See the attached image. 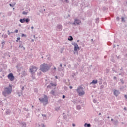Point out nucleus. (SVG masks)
I'll use <instances>...</instances> for the list:
<instances>
[{"mask_svg": "<svg viewBox=\"0 0 127 127\" xmlns=\"http://www.w3.org/2000/svg\"><path fill=\"white\" fill-rule=\"evenodd\" d=\"M12 93V86L9 84L8 87H5L4 91H2V95L4 97H7Z\"/></svg>", "mask_w": 127, "mask_h": 127, "instance_id": "nucleus-1", "label": "nucleus"}, {"mask_svg": "<svg viewBox=\"0 0 127 127\" xmlns=\"http://www.w3.org/2000/svg\"><path fill=\"white\" fill-rule=\"evenodd\" d=\"M49 69H50V66H48L46 63H43L40 65V70L41 72H43V73L47 72L49 71Z\"/></svg>", "mask_w": 127, "mask_h": 127, "instance_id": "nucleus-2", "label": "nucleus"}, {"mask_svg": "<svg viewBox=\"0 0 127 127\" xmlns=\"http://www.w3.org/2000/svg\"><path fill=\"white\" fill-rule=\"evenodd\" d=\"M76 91L77 94H78V96L80 97H83V96L85 95V89H84V87L82 86H78Z\"/></svg>", "mask_w": 127, "mask_h": 127, "instance_id": "nucleus-3", "label": "nucleus"}, {"mask_svg": "<svg viewBox=\"0 0 127 127\" xmlns=\"http://www.w3.org/2000/svg\"><path fill=\"white\" fill-rule=\"evenodd\" d=\"M39 100L41 103H43L44 105L48 104V97L46 95H44V98H39Z\"/></svg>", "mask_w": 127, "mask_h": 127, "instance_id": "nucleus-4", "label": "nucleus"}, {"mask_svg": "<svg viewBox=\"0 0 127 127\" xmlns=\"http://www.w3.org/2000/svg\"><path fill=\"white\" fill-rule=\"evenodd\" d=\"M72 45H74V53H76V52H77V53H78V49H80V47H79V46L78 45V44L73 42L72 43Z\"/></svg>", "mask_w": 127, "mask_h": 127, "instance_id": "nucleus-5", "label": "nucleus"}, {"mask_svg": "<svg viewBox=\"0 0 127 127\" xmlns=\"http://www.w3.org/2000/svg\"><path fill=\"white\" fill-rule=\"evenodd\" d=\"M37 71V67L34 66H30V72H31L32 74H34V73H35V72H36Z\"/></svg>", "mask_w": 127, "mask_h": 127, "instance_id": "nucleus-6", "label": "nucleus"}, {"mask_svg": "<svg viewBox=\"0 0 127 127\" xmlns=\"http://www.w3.org/2000/svg\"><path fill=\"white\" fill-rule=\"evenodd\" d=\"M20 22L21 23H24V22H26V23H29V22L30 21V19L29 18L25 19V18L23 19H20L19 20Z\"/></svg>", "mask_w": 127, "mask_h": 127, "instance_id": "nucleus-7", "label": "nucleus"}, {"mask_svg": "<svg viewBox=\"0 0 127 127\" xmlns=\"http://www.w3.org/2000/svg\"><path fill=\"white\" fill-rule=\"evenodd\" d=\"M8 79H9V80H10V81H11V82L14 81V76H13V74L12 73H10L8 75Z\"/></svg>", "mask_w": 127, "mask_h": 127, "instance_id": "nucleus-8", "label": "nucleus"}, {"mask_svg": "<svg viewBox=\"0 0 127 127\" xmlns=\"http://www.w3.org/2000/svg\"><path fill=\"white\" fill-rule=\"evenodd\" d=\"M81 23V20L79 19H75L74 20V22L72 23L73 25H79Z\"/></svg>", "mask_w": 127, "mask_h": 127, "instance_id": "nucleus-9", "label": "nucleus"}, {"mask_svg": "<svg viewBox=\"0 0 127 127\" xmlns=\"http://www.w3.org/2000/svg\"><path fill=\"white\" fill-rule=\"evenodd\" d=\"M57 30H58V31H61V30H62V25L59 24L57 25Z\"/></svg>", "mask_w": 127, "mask_h": 127, "instance_id": "nucleus-10", "label": "nucleus"}, {"mask_svg": "<svg viewBox=\"0 0 127 127\" xmlns=\"http://www.w3.org/2000/svg\"><path fill=\"white\" fill-rule=\"evenodd\" d=\"M114 95L116 96V97H118V96L120 95V91H119V90H115L114 92Z\"/></svg>", "mask_w": 127, "mask_h": 127, "instance_id": "nucleus-11", "label": "nucleus"}, {"mask_svg": "<svg viewBox=\"0 0 127 127\" xmlns=\"http://www.w3.org/2000/svg\"><path fill=\"white\" fill-rule=\"evenodd\" d=\"M62 125V122L60 121H57L56 123V126L57 127H61V126Z\"/></svg>", "mask_w": 127, "mask_h": 127, "instance_id": "nucleus-12", "label": "nucleus"}, {"mask_svg": "<svg viewBox=\"0 0 127 127\" xmlns=\"http://www.w3.org/2000/svg\"><path fill=\"white\" fill-rule=\"evenodd\" d=\"M20 125L22 127H26V123L25 122H20Z\"/></svg>", "mask_w": 127, "mask_h": 127, "instance_id": "nucleus-13", "label": "nucleus"}, {"mask_svg": "<svg viewBox=\"0 0 127 127\" xmlns=\"http://www.w3.org/2000/svg\"><path fill=\"white\" fill-rule=\"evenodd\" d=\"M113 124L115 126H117V125L119 124V121H118V120H113Z\"/></svg>", "mask_w": 127, "mask_h": 127, "instance_id": "nucleus-14", "label": "nucleus"}, {"mask_svg": "<svg viewBox=\"0 0 127 127\" xmlns=\"http://www.w3.org/2000/svg\"><path fill=\"white\" fill-rule=\"evenodd\" d=\"M60 1L63 2V3H64V2L69 3V0H60Z\"/></svg>", "mask_w": 127, "mask_h": 127, "instance_id": "nucleus-15", "label": "nucleus"}, {"mask_svg": "<svg viewBox=\"0 0 127 127\" xmlns=\"http://www.w3.org/2000/svg\"><path fill=\"white\" fill-rule=\"evenodd\" d=\"M84 127H91V124L85 123L84 124Z\"/></svg>", "mask_w": 127, "mask_h": 127, "instance_id": "nucleus-16", "label": "nucleus"}, {"mask_svg": "<svg viewBox=\"0 0 127 127\" xmlns=\"http://www.w3.org/2000/svg\"><path fill=\"white\" fill-rule=\"evenodd\" d=\"M98 83V80H93L92 82H91V84H94V85L97 84Z\"/></svg>", "mask_w": 127, "mask_h": 127, "instance_id": "nucleus-17", "label": "nucleus"}, {"mask_svg": "<svg viewBox=\"0 0 127 127\" xmlns=\"http://www.w3.org/2000/svg\"><path fill=\"white\" fill-rule=\"evenodd\" d=\"M6 114L8 115H10V114H11V110L8 109L6 110Z\"/></svg>", "mask_w": 127, "mask_h": 127, "instance_id": "nucleus-18", "label": "nucleus"}, {"mask_svg": "<svg viewBox=\"0 0 127 127\" xmlns=\"http://www.w3.org/2000/svg\"><path fill=\"white\" fill-rule=\"evenodd\" d=\"M73 39V38L72 36H69V38H68V40H69V41H72Z\"/></svg>", "mask_w": 127, "mask_h": 127, "instance_id": "nucleus-19", "label": "nucleus"}, {"mask_svg": "<svg viewBox=\"0 0 127 127\" xmlns=\"http://www.w3.org/2000/svg\"><path fill=\"white\" fill-rule=\"evenodd\" d=\"M50 94H51V95H53V96H55V91H54V90H52Z\"/></svg>", "mask_w": 127, "mask_h": 127, "instance_id": "nucleus-20", "label": "nucleus"}, {"mask_svg": "<svg viewBox=\"0 0 127 127\" xmlns=\"http://www.w3.org/2000/svg\"><path fill=\"white\" fill-rule=\"evenodd\" d=\"M19 47V48H23V50H25V47H23V45H20Z\"/></svg>", "mask_w": 127, "mask_h": 127, "instance_id": "nucleus-21", "label": "nucleus"}, {"mask_svg": "<svg viewBox=\"0 0 127 127\" xmlns=\"http://www.w3.org/2000/svg\"><path fill=\"white\" fill-rule=\"evenodd\" d=\"M50 85H51V87H56V84H54L53 83H50Z\"/></svg>", "mask_w": 127, "mask_h": 127, "instance_id": "nucleus-22", "label": "nucleus"}, {"mask_svg": "<svg viewBox=\"0 0 127 127\" xmlns=\"http://www.w3.org/2000/svg\"><path fill=\"white\" fill-rule=\"evenodd\" d=\"M76 108H77V110H81V106H80V105H77L76 106Z\"/></svg>", "mask_w": 127, "mask_h": 127, "instance_id": "nucleus-23", "label": "nucleus"}, {"mask_svg": "<svg viewBox=\"0 0 127 127\" xmlns=\"http://www.w3.org/2000/svg\"><path fill=\"white\" fill-rule=\"evenodd\" d=\"M22 14H23L24 15H27V12L23 11L22 12Z\"/></svg>", "mask_w": 127, "mask_h": 127, "instance_id": "nucleus-24", "label": "nucleus"}, {"mask_svg": "<svg viewBox=\"0 0 127 127\" xmlns=\"http://www.w3.org/2000/svg\"><path fill=\"white\" fill-rule=\"evenodd\" d=\"M121 21H123V22H125L126 21L125 20V18H124V17H121Z\"/></svg>", "mask_w": 127, "mask_h": 127, "instance_id": "nucleus-25", "label": "nucleus"}, {"mask_svg": "<svg viewBox=\"0 0 127 127\" xmlns=\"http://www.w3.org/2000/svg\"><path fill=\"white\" fill-rule=\"evenodd\" d=\"M10 6H11V7H14V5H15V3L11 4H9Z\"/></svg>", "mask_w": 127, "mask_h": 127, "instance_id": "nucleus-26", "label": "nucleus"}, {"mask_svg": "<svg viewBox=\"0 0 127 127\" xmlns=\"http://www.w3.org/2000/svg\"><path fill=\"white\" fill-rule=\"evenodd\" d=\"M26 36H27L26 35L24 34H22L21 35L22 37H26Z\"/></svg>", "mask_w": 127, "mask_h": 127, "instance_id": "nucleus-27", "label": "nucleus"}, {"mask_svg": "<svg viewBox=\"0 0 127 127\" xmlns=\"http://www.w3.org/2000/svg\"><path fill=\"white\" fill-rule=\"evenodd\" d=\"M59 109H60V107H56L55 110H56V111H58V110H59Z\"/></svg>", "mask_w": 127, "mask_h": 127, "instance_id": "nucleus-28", "label": "nucleus"}, {"mask_svg": "<svg viewBox=\"0 0 127 127\" xmlns=\"http://www.w3.org/2000/svg\"><path fill=\"white\" fill-rule=\"evenodd\" d=\"M112 71L115 72V73H117V71H116V70H115V69L114 68H112Z\"/></svg>", "mask_w": 127, "mask_h": 127, "instance_id": "nucleus-29", "label": "nucleus"}, {"mask_svg": "<svg viewBox=\"0 0 127 127\" xmlns=\"http://www.w3.org/2000/svg\"><path fill=\"white\" fill-rule=\"evenodd\" d=\"M120 82L122 83V84H124V80L123 79H120Z\"/></svg>", "mask_w": 127, "mask_h": 127, "instance_id": "nucleus-30", "label": "nucleus"}, {"mask_svg": "<svg viewBox=\"0 0 127 127\" xmlns=\"http://www.w3.org/2000/svg\"><path fill=\"white\" fill-rule=\"evenodd\" d=\"M18 40H20V37L17 38V40H16V42H18Z\"/></svg>", "mask_w": 127, "mask_h": 127, "instance_id": "nucleus-31", "label": "nucleus"}, {"mask_svg": "<svg viewBox=\"0 0 127 127\" xmlns=\"http://www.w3.org/2000/svg\"><path fill=\"white\" fill-rule=\"evenodd\" d=\"M104 85H101L100 86V89H101V90H102V89H104Z\"/></svg>", "mask_w": 127, "mask_h": 127, "instance_id": "nucleus-32", "label": "nucleus"}, {"mask_svg": "<svg viewBox=\"0 0 127 127\" xmlns=\"http://www.w3.org/2000/svg\"><path fill=\"white\" fill-rule=\"evenodd\" d=\"M93 102L94 103V104H96V103H97V100H96V99H93Z\"/></svg>", "mask_w": 127, "mask_h": 127, "instance_id": "nucleus-33", "label": "nucleus"}, {"mask_svg": "<svg viewBox=\"0 0 127 127\" xmlns=\"http://www.w3.org/2000/svg\"><path fill=\"white\" fill-rule=\"evenodd\" d=\"M61 53H62V52H63V51H64V48H61Z\"/></svg>", "mask_w": 127, "mask_h": 127, "instance_id": "nucleus-34", "label": "nucleus"}, {"mask_svg": "<svg viewBox=\"0 0 127 127\" xmlns=\"http://www.w3.org/2000/svg\"><path fill=\"white\" fill-rule=\"evenodd\" d=\"M15 33H18V30L16 29L14 31Z\"/></svg>", "mask_w": 127, "mask_h": 127, "instance_id": "nucleus-35", "label": "nucleus"}, {"mask_svg": "<svg viewBox=\"0 0 127 127\" xmlns=\"http://www.w3.org/2000/svg\"><path fill=\"white\" fill-rule=\"evenodd\" d=\"M116 20H117V21H119V20H120V18L119 17H117L116 18Z\"/></svg>", "mask_w": 127, "mask_h": 127, "instance_id": "nucleus-36", "label": "nucleus"}, {"mask_svg": "<svg viewBox=\"0 0 127 127\" xmlns=\"http://www.w3.org/2000/svg\"><path fill=\"white\" fill-rule=\"evenodd\" d=\"M47 88H51V85L50 84H49V85L47 86Z\"/></svg>", "mask_w": 127, "mask_h": 127, "instance_id": "nucleus-37", "label": "nucleus"}, {"mask_svg": "<svg viewBox=\"0 0 127 127\" xmlns=\"http://www.w3.org/2000/svg\"><path fill=\"white\" fill-rule=\"evenodd\" d=\"M96 22H99V18H96Z\"/></svg>", "mask_w": 127, "mask_h": 127, "instance_id": "nucleus-38", "label": "nucleus"}, {"mask_svg": "<svg viewBox=\"0 0 127 127\" xmlns=\"http://www.w3.org/2000/svg\"><path fill=\"white\" fill-rule=\"evenodd\" d=\"M66 97V96H65V95H63V97H62V98H63V99H65V98Z\"/></svg>", "mask_w": 127, "mask_h": 127, "instance_id": "nucleus-39", "label": "nucleus"}, {"mask_svg": "<svg viewBox=\"0 0 127 127\" xmlns=\"http://www.w3.org/2000/svg\"><path fill=\"white\" fill-rule=\"evenodd\" d=\"M106 72L107 73H109L110 72V70L108 69H106Z\"/></svg>", "mask_w": 127, "mask_h": 127, "instance_id": "nucleus-40", "label": "nucleus"}, {"mask_svg": "<svg viewBox=\"0 0 127 127\" xmlns=\"http://www.w3.org/2000/svg\"><path fill=\"white\" fill-rule=\"evenodd\" d=\"M123 72H120L119 74V76H121V75H123Z\"/></svg>", "mask_w": 127, "mask_h": 127, "instance_id": "nucleus-41", "label": "nucleus"}, {"mask_svg": "<svg viewBox=\"0 0 127 127\" xmlns=\"http://www.w3.org/2000/svg\"><path fill=\"white\" fill-rule=\"evenodd\" d=\"M53 70H54V72H55V71H56V67H54Z\"/></svg>", "mask_w": 127, "mask_h": 127, "instance_id": "nucleus-42", "label": "nucleus"}, {"mask_svg": "<svg viewBox=\"0 0 127 127\" xmlns=\"http://www.w3.org/2000/svg\"><path fill=\"white\" fill-rule=\"evenodd\" d=\"M114 80H117V77L116 76H114L113 77Z\"/></svg>", "mask_w": 127, "mask_h": 127, "instance_id": "nucleus-43", "label": "nucleus"}, {"mask_svg": "<svg viewBox=\"0 0 127 127\" xmlns=\"http://www.w3.org/2000/svg\"><path fill=\"white\" fill-rule=\"evenodd\" d=\"M6 37H7V35H5L4 36V38H6Z\"/></svg>", "mask_w": 127, "mask_h": 127, "instance_id": "nucleus-44", "label": "nucleus"}, {"mask_svg": "<svg viewBox=\"0 0 127 127\" xmlns=\"http://www.w3.org/2000/svg\"><path fill=\"white\" fill-rule=\"evenodd\" d=\"M72 126H73V127H75V126H76V124L73 123V124H72Z\"/></svg>", "mask_w": 127, "mask_h": 127, "instance_id": "nucleus-45", "label": "nucleus"}, {"mask_svg": "<svg viewBox=\"0 0 127 127\" xmlns=\"http://www.w3.org/2000/svg\"><path fill=\"white\" fill-rule=\"evenodd\" d=\"M8 35H10V32H9V30H8Z\"/></svg>", "mask_w": 127, "mask_h": 127, "instance_id": "nucleus-46", "label": "nucleus"}, {"mask_svg": "<svg viewBox=\"0 0 127 127\" xmlns=\"http://www.w3.org/2000/svg\"><path fill=\"white\" fill-rule=\"evenodd\" d=\"M17 94H18V97H20V94H19V93H17Z\"/></svg>", "mask_w": 127, "mask_h": 127, "instance_id": "nucleus-47", "label": "nucleus"}, {"mask_svg": "<svg viewBox=\"0 0 127 127\" xmlns=\"http://www.w3.org/2000/svg\"><path fill=\"white\" fill-rule=\"evenodd\" d=\"M23 75H26V73L25 72V71H24V72H23Z\"/></svg>", "mask_w": 127, "mask_h": 127, "instance_id": "nucleus-48", "label": "nucleus"}, {"mask_svg": "<svg viewBox=\"0 0 127 127\" xmlns=\"http://www.w3.org/2000/svg\"><path fill=\"white\" fill-rule=\"evenodd\" d=\"M72 77H73V78H74V77H75V73H73Z\"/></svg>", "mask_w": 127, "mask_h": 127, "instance_id": "nucleus-49", "label": "nucleus"}, {"mask_svg": "<svg viewBox=\"0 0 127 127\" xmlns=\"http://www.w3.org/2000/svg\"><path fill=\"white\" fill-rule=\"evenodd\" d=\"M23 90H24V86H23V87H22V90L23 91Z\"/></svg>", "mask_w": 127, "mask_h": 127, "instance_id": "nucleus-50", "label": "nucleus"}, {"mask_svg": "<svg viewBox=\"0 0 127 127\" xmlns=\"http://www.w3.org/2000/svg\"><path fill=\"white\" fill-rule=\"evenodd\" d=\"M124 97H125V99H127V96L126 95H125L124 96Z\"/></svg>", "mask_w": 127, "mask_h": 127, "instance_id": "nucleus-51", "label": "nucleus"}, {"mask_svg": "<svg viewBox=\"0 0 127 127\" xmlns=\"http://www.w3.org/2000/svg\"><path fill=\"white\" fill-rule=\"evenodd\" d=\"M120 71H123V67H121V68L120 69Z\"/></svg>", "mask_w": 127, "mask_h": 127, "instance_id": "nucleus-52", "label": "nucleus"}, {"mask_svg": "<svg viewBox=\"0 0 127 127\" xmlns=\"http://www.w3.org/2000/svg\"><path fill=\"white\" fill-rule=\"evenodd\" d=\"M122 72H123V74H124V71L123 70L120 71V73H122Z\"/></svg>", "mask_w": 127, "mask_h": 127, "instance_id": "nucleus-53", "label": "nucleus"}, {"mask_svg": "<svg viewBox=\"0 0 127 127\" xmlns=\"http://www.w3.org/2000/svg\"><path fill=\"white\" fill-rule=\"evenodd\" d=\"M60 67H62V64H60Z\"/></svg>", "mask_w": 127, "mask_h": 127, "instance_id": "nucleus-54", "label": "nucleus"}, {"mask_svg": "<svg viewBox=\"0 0 127 127\" xmlns=\"http://www.w3.org/2000/svg\"><path fill=\"white\" fill-rule=\"evenodd\" d=\"M69 88H70V89H73V87L72 86H70Z\"/></svg>", "mask_w": 127, "mask_h": 127, "instance_id": "nucleus-55", "label": "nucleus"}, {"mask_svg": "<svg viewBox=\"0 0 127 127\" xmlns=\"http://www.w3.org/2000/svg\"><path fill=\"white\" fill-rule=\"evenodd\" d=\"M98 115H99V116H101V115H102V113H99L98 114Z\"/></svg>", "mask_w": 127, "mask_h": 127, "instance_id": "nucleus-56", "label": "nucleus"}, {"mask_svg": "<svg viewBox=\"0 0 127 127\" xmlns=\"http://www.w3.org/2000/svg\"><path fill=\"white\" fill-rule=\"evenodd\" d=\"M42 127H45V126L44 125V124L42 125Z\"/></svg>", "mask_w": 127, "mask_h": 127, "instance_id": "nucleus-57", "label": "nucleus"}, {"mask_svg": "<svg viewBox=\"0 0 127 127\" xmlns=\"http://www.w3.org/2000/svg\"><path fill=\"white\" fill-rule=\"evenodd\" d=\"M3 43H5V42L4 41L2 42V44H3Z\"/></svg>", "mask_w": 127, "mask_h": 127, "instance_id": "nucleus-58", "label": "nucleus"}, {"mask_svg": "<svg viewBox=\"0 0 127 127\" xmlns=\"http://www.w3.org/2000/svg\"><path fill=\"white\" fill-rule=\"evenodd\" d=\"M31 41H32V42H34V39H32V40H31Z\"/></svg>", "mask_w": 127, "mask_h": 127, "instance_id": "nucleus-59", "label": "nucleus"}, {"mask_svg": "<svg viewBox=\"0 0 127 127\" xmlns=\"http://www.w3.org/2000/svg\"><path fill=\"white\" fill-rule=\"evenodd\" d=\"M55 78L56 79H58V77L57 76H55Z\"/></svg>", "mask_w": 127, "mask_h": 127, "instance_id": "nucleus-60", "label": "nucleus"}, {"mask_svg": "<svg viewBox=\"0 0 127 127\" xmlns=\"http://www.w3.org/2000/svg\"><path fill=\"white\" fill-rule=\"evenodd\" d=\"M31 28V29H33V28H34L33 26H32Z\"/></svg>", "mask_w": 127, "mask_h": 127, "instance_id": "nucleus-61", "label": "nucleus"}, {"mask_svg": "<svg viewBox=\"0 0 127 127\" xmlns=\"http://www.w3.org/2000/svg\"><path fill=\"white\" fill-rule=\"evenodd\" d=\"M111 121H112V122H114V119H111Z\"/></svg>", "mask_w": 127, "mask_h": 127, "instance_id": "nucleus-62", "label": "nucleus"}, {"mask_svg": "<svg viewBox=\"0 0 127 127\" xmlns=\"http://www.w3.org/2000/svg\"><path fill=\"white\" fill-rule=\"evenodd\" d=\"M107 119H110V116H108Z\"/></svg>", "mask_w": 127, "mask_h": 127, "instance_id": "nucleus-63", "label": "nucleus"}, {"mask_svg": "<svg viewBox=\"0 0 127 127\" xmlns=\"http://www.w3.org/2000/svg\"><path fill=\"white\" fill-rule=\"evenodd\" d=\"M126 57H127V54L125 55Z\"/></svg>", "mask_w": 127, "mask_h": 127, "instance_id": "nucleus-64", "label": "nucleus"}]
</instances>
